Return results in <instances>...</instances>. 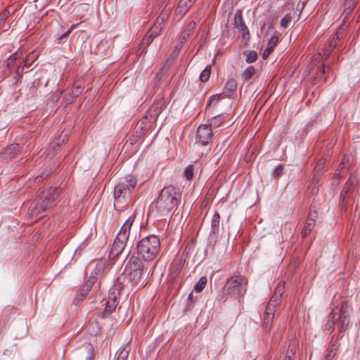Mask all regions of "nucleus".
<instances>
[{
	"label": "nucleus",
	"instance_id": "obj_1",
	"mask_svg": "<svg viewBox=\"0 0 360 360\" xmlns=\"http://www.w3.org/2000/svg\"><path fill=\"white\" fill-rule=\"evenodd\" d=\"M161 244L160 238L155 235L143 238L136 245L137 257L146 265L154 261L160 255Z\"/></svg>",
	"mask_w": 360,
	"mask_h": 360
},
{
	"label": "nucleus",
	"instance_id": "obj_2",
	"mask_svg": "<svg viewBox=\"0 0 360 360\" xmlns=\"http://www.w3.org/2000/svg\"><path fill=\"white\" fill-rule=\"evenodd\" d=\"M60 193L58 187H49L40 191L36 200L29 207L30 214L38 215L53 207L56 205V200Z\"/></svg>",
	"mask_w": 360,
	"mask_h": 360
},
{
	"label": "nucleus",
	"instance_id": "obj_3",
	"mask_svg": "<svg viewBox=\"0 0 360 360\" xmlns=\"http://www.w3.org/2000/svg\"><path fill=\"white\" fill-rule=\"evenodd\" d=\"M181 200L179 191L172 186L164 187L156 202L158 210L165 214L169 213L174 207H176Z\"/></svg>",
	"mask_w": 360,
	"mask_h": 360
},
{
	"label": "nucleus",
	"instance_id": "obj_4",
	"mask_svg": "<svg viewBox=\"0 0 360 360\" xmlns=\"http://www.w3.org/2000/svg\"><path fill=\"white\" fill-rule=\"evenodd\" d=\"M134 219L135 215L130 216L121 227L111 247L109 254L110 258L115 259L124 251L127 243L129 240Z\"/></svg>",
	"mask_w": 360,
	"mask_h": 360
},
{
	"label": "nucleus",
	"instance_id": "obj_5",
	"mask_svg": "<svg viewBox=\"0 0 360 360\" xmlns=\"http://www.w3.org/2000/svg\"><path fill=\"white\" fill-rule=\"evenodd\" d=\"M136 184V179L132 175H127L120 179L114 188L115 206L118 203L126 202L130 198L131 190Z\"/></svg>",
	"mask_w": 360,
	"mask_h": 360
},
{
	"label": "nucleus",
	"instance_id": "obj_6",
	"mask_svg": "<svg viewBox=\"0 0 360 360\" xmlns=\"http://www.w3.org/2000/svg\"><path fill=\"white\" fill-rule=\"evenodd\" d=\"M148 265L144 264L139 258L132 257L128 263V280L132 287L143 288L146 283L143 279V271L147 269Z\"/></svg>",
	"mask_w": 360,
	"mask_h": 360
},
{
	"label": "nucleus",
	"instance_id": "obj_7",
	"mask_svg": "<svg viewBox=\"0 0 360 360\" xmlns=\"http://www.w3.org/2000/svg\"><path fill=\"white\" fill-rule=\"evenodd\" d=\"M246 292V288L243 284V278L240 276L229 277L221 289L223 297L230 296L241 297Z\"/></svg>",
	"mask_w": 360,
	"mask_h": 360
},
{
	"label": "nucleus",
	"instance_id": "obj_8",
	"mask_svg": "<svg viewBox=\"0 0 360 360\" xmlns=\"http://www.w3.org/2000/svg\"><path fill=\"white\" fill-rule=\"evenodd\" d=\"M336 316L335 319L340 333L345 332L349 324V311L347 302H343L340 308L335 307Z\"/></svg>",
	"mask_w": 360,
	"mask_h": 360
},
{
	"label": "nucleus",
	"instance_id": "obj_9",
	"mask_svg": "<svg viewBox=\"0 0 360 360\" xmlns=\"http://www.w3.org/2000/svg\"><path fill=\"white\" fill-rule=\"evenodd\" d=\"M197 138L202 145L212 143L213 140L212 129L208 124H201L197 129Z\"/></svg>",
	"mask_w": 360,
	"mask_h": 360
},
{
	"label": "nucleus",
	"instance_id": "obj_10",
	"mask_svg": "<svg viewBox=\"0 0 360 360\" xmlns=\"http://www.w3.org/2000/svg\"><path fill=\"white\" fill-rule=\"evenodd\" d=\"M234 22L238 31L241 32L242 37L245 40L250 39V32L246 26L242 15V11L238 10L234 15Z\"/></svg>",
	"mask_w": 360,
	"mask_h": 360
},
{
	"label": "nucleus",
	"instance_id": "obj_11",
	"mask_svg": "<svg viewBox=\"0 0 360 360\" xmlns=\"http://www.w3.org/2000/svg\"><path fill=\"white\" fill-rule=\"evenodd\" d=\"M169 18V13L165 12L161 13L155 20L153 27L150 30L149 32L153 36H158L162 29L163 28L165 23L167 21Z\"/></svg>",
	"mask_w": 360,
	"mask_h": 360
},
{
	"label": "nucleus",
	"instance_id": "obj_12",
	"mask_svg": "<svg viewBox=\"0 0 360 360\" xmlns=\"http://www.w3.org/2000/svg\"><path fill=\"white\" fill-rule=\"evenodd\" d=\"M116 291L117 289L113 288L111 289L109 292L108 300L105 303V307L104 311L105 314L108 315L111 314L115 309L118 304L116 297Z\"/></svg>",
	"mask_w": 360,
	"mask_h": 360
},
{
	"label": "nucleus",
	"instance_id": "obj_13",
	"mask_svg": "<svg viewBox=\"0 0 360 360\" xmlns=\"http://www.w3.org/2000/svg\"><path fill=\"white\" fill-rule=\"evenodd\" d=\"M316 212H309V216L306 220L305 224L302 230L301 234L303 238L307 237L313 230L315 226V217Z\"/></svg>",
	"mask_w": 360,
	"mask_h": 360
},
{
	"label": "nucleus",
	"instance_id": "obj_14",
	"mask_svg": "<svg viewBox=\"0 0 360 360\" xmlns=\"http://www.w3.org/2000/svg\"><path fill=\"white\" fill-rule=\"evenodd\" d=\"M196 0H180L175 10V14L182 18Z\"/></svg>",
	"mask_w": 360,
	"mask_h": 360
},
{
	"label": "nucleus",
	"instance_id": "obj_15",
	"mask_svg": "<svg viewBox=\"0 0 360 360\" xmlns=\"http://www.w3.org/2000/svg\"><path fill=\"white\" fill-rule=\"evenodd\" d=\"M236 89L237 82L236 79L231 78L226 82L222 94L224 95V96H231L236 92Z\"/></svg>",
	"mask_w": 360,
	"mask_h": 360
},
{
	"label": "nucleus",
	"instance_id": "obj_16",
	"mask_svg": "<svg viewBox=\"0 0 360 360\" xmlns=\"http://www.w3.org/2000/svg\"><path fill=\"white\" fill-rule=\"evenodd\" d=\"M20 150V146L18 143L11 144L6 148L3 158L6 160L12 159L19 153Z\"/></svg>",
	"mask_w": 360,
	"mask_h": 360
},
{
	"label": "nucleus",
	"instance_id": "obj_17",
	"mask_svg": "<svg viewBox=\"0 0 360 360\" xmlns=\"http://www.w3.org/2000/svg\"><path fill=\"white\" fill-rule=\"evenodd\" d=\"M162 102L154 103L148 110L149 116L154 120H156L161 113Z\"/></svg>",
	"mask_w": 360,
	"mask_h": 360
},
{
	"label": "nucleus",
	"instance_id": "obj_18",
	"mask_svg": "<svg viewBox=\"0 0 360 360\" xmlns=\"http://www.w3.org/2000/svg\"><path fill=\"white\" fill-rule=\"evenodd\" d=\"M356 182V177L354 175H351L345 184V188L342 191V195L345 196L348 195L353 189L354 185Z\"/></svg>",
	"mask_w": 360,
	"mask_h": 360
},
{
	"label": "nucleus",
	"instance_id": "obj_19",
	"mask_svg": "<svg viewBox=\"0 0 360 360\" xmlns=\"http://www.w3.org/2000/svg\"><path fill=\"white\" fill-rule=\"evenodd\" d=\"M225 116L224 115H219L213 117L210 120L209 126L211 127L212 129H216L221 126L225 120Z\"/></svg>",
	"mask_w": 360,
	"mask_h": 360
},
{
	"label": "nucleus",
	"instance_id": "obj_20",
	"mask_svg": "<svg viewBox=\"0 0 360 360\" xmlns=\"http://www.w3.org/2000/svg\"><path fill=\"white\" fill-rule=\"evenodd\" d=\"M220 224V215L218 212H215L212 217L211 221L212 231L213 233H217L219 232Z\"/></svg>",
	"mask_w": 360,
	"mask_h": 360
},
{
	"label": "nucleus",
	"instance_id": "obj_21",
	"mask_svg": "<svg viewBox=\"0 0 360 360\" xmlns=\"http://www.w3.org/2000/svg\"><path fill=\"white\" fill-rule=\"evenodd\" d=\"M336 309H333L330 314V318L326 323L325 328L328 330L333 331L335 324Z\"/></svg>",
	"mask_w": 360,
	"mask_h": 360
},
{
	"label": "nucleus",
	"instance_id": "obj_22",
	"mask_svg": "<svg viewBox=\"0 0 360 360\" xmlns=\"http://www.w3.org/2000/svg\"><path fill=\"white\" fill-rule=\"evenodd\" d=\"M273 319V316L266 315L264 314L262 327L264 330H266V332L270 331L272 326Z\"/></svg>",
	"mask_w": 360,
	"mask_h": 360
},
{
	"label": "nucleus",
	"instance_id": "obj_23",
	"mask_svg": "<svg viewBox=\"0 0 360 360\" xmlns=\"http://www.w3.org/2000/svg\"><path fill=\"white\" fill-rule=\"evenodd\" d=\"M338 349V346L335 343H333L328 349L327 354H325L324 360H333L336 354Z\"/></svg>",
	"mask_w": 360,
	"mask_h": 360
},
{
	"label": "nucleus",
	"instance_id": "obj_24",
	"mask_svg": "<svg viewBox=\"0 0 360 360\" xmlns=\"http://www.w3.org/2000/svg\"><path fill=\"white\" fill-rule=\"evenodd\" d=\"M255 74V68L250 65L248 66L241 74V77L247 81L251 79V77Z\"/></svg>",
	"mask_w": 360,
	"mask_h": 360
},
{
	"label": "nucleus",
	"instance_id": "obj_25",
	"mask_svg": "<svg viewBox=\"0 0 360 360\" xmlns=\"http://www.w3.org/2000/svg\"><path fill=\"white\" fill-rule=\"evenodd\" d=\"M246 56L245 61L247 63H252L257 59V53L255 51H245L243 53Z\"/></svg>",
	"mask_w": 360,
	"mask_h": 360
},
{
	"label": "nucleus",
	"instance_id": "obj_26",
	"mask_svg": "<svg viewBox=\"0 0 360 360\" xmlns=\"http://www.w3.org/2000/svg\"><path fill=\"white\" fill-rule=\"evenodd\" d=\"M207 282L206 276H202L194 286V290L200 292L205 287Z\"/></svg>",
	"mask_w": 360,
	"mask_h": 360
},
{
	"label": "nucleus",
	"instance_id": "obj_27",
	"mask_svg": "<svg viewBox=\"0 0 360 360\" xmlns=\"http://www.w3.org/2000/svg\"><path fill=\"white\" fill-rule=\"evenodd\" d=\"M156 37L155 36H153L148 32V33L143 38L141 43V47L140 49H145L147 48L150 43L152 42L153 39Z\"/></svg>",
	"mask_w": 360,
	"mask_h": 360
},
{
	"label": "nucleus",
	"instance_id": "obj_28",
	"mask_svg": "<svg viewBox=\"0 0 360 360\" xmlns=\"http://www.w3.org/2000/svg\"><path fill=\"white\" fill-rule=\"evenodd\" d=\"M94 283V281L89 280L85 284L81 287L79 289V294L82 297H84L88 294V292L90 290V288L92 287Z\"/></svg>",
	"mask_w": 360,
	"mask_h": 360
},
{
	"label": "nucleus",
	"instance_id": "obj_29",
	"mask_svg": "<svg viewBox=\"0 0 360 360\" xmlns=\"http://www.w3.org/2000/svg\"><path fill=\"white\" fill-rule=\"evenodd\" d=\"M296 349H297V345H296L295 341L290 342L288 345V348L287 349L286 355L285 357L292 359V358L295 354Z\"/></svg>",
	"mask_w": 360,
	"mask_h": 360
},
{
	"label": "nucleus",
	"instance_id": "obj_30",
	"mask_svg": "<svg viewBox=\"0 0 360 360\" xmlns=\"http://www.w3.org/2000/svg\"><path fill=\"white\" fill-rule=\"evenodd\" d=\"M210 72H211V66L209 65H207L201 72L200 75V79L202 82H206L208 81L210 77Z\"/></svg>",
	"mask_w": 360,
	"mask_h": 360
},
{
	"label": "nucleus",
	"instance_id": "obj_31",
	"mask_svg": "<svg viewBox=\"0 0 360 360\" xmlns=\"http://www.w3.org/2000/svg\"><path fill=\"white\" fill-rule=\"evenodd\" d=\"M292 20V15L291 13H287L281 20V26L283 28H287Z\"/></svg>",
	"mask_w": 360,
	"mask_h": 360
},
{
	"label": "nucleus",
	"instance_id": "obj_32",
	"mask_svg": "<svg viewBox=\"0 0 360 360\" xmlns=\"http://www.w3.org/2000/svg\"><path fill=\"white\" fill-rule=\"evenodd\" d=\"M184 176L187 180H191L194 176V166L189 165L186 167L184 171Z\"/></svg>",
	"mask_w": 360,
	"mask_h": 360
},
{
	"label": "nucleus",
	"instance_id": "obj_33",
	"mask_svg": "<svg viewBox=\"0 0 360 360\" xmlns=\"http://www.w3.org/2000/svg\"><path fill=\"white\" fill-rule=\"evenodd\" d=\"M129 350L126 347L120 349L118 352L117 360H127L129 356Z\"/></svg>",
	"mask_w": 360,
	"mask_h": 360
},
{
	"label": "nucleus",
	"instance_id": "obj_34",
	"mask_svg": "<svg viewBox=\"0 0 360 360\" xmlns=\"http://www.w3.org/2000/svg\"><path fill=\"white\" fill-rule=\"evenodd\" d=\"M83 88L80 86H74L71 92H70V96L71 97V100L72 101L75 98H77L82 92Z\"/></svg>",
	"mask_w": 360,
	"mask_h": 360
},
{
	"label": "nucleus",
	"instance_id": "obj_35",
	"mask_svg": "<svg viewBox=\"0 0 360 360\" xmlns=\"http://www.w3.org/2000/svg\"><path fill=\"white\" fill-rule=\"evenodd\" d=\"M278 41V37L277 35L272 36L268 41L267 47L270 48L271 49L274 50L275 46L277 45Z\"/></svg>",
	"mask_w": 360,
	"mask_h": 360
},
{
	"label": "nucleus",
	"instance_id": "obj_36",
	"mask_svg": "<svg viewBox=\"0 0 360 360\" xmlns=\"http://www.w3.org/2000/svg\"><path fill=\"white\" fill-rule=\"evenodd\" d=\"M190 34H191L190 30L184 31L179 37L178 45H182L188 39Z\"/></svg>",
	"mask_w": 360,
	"mask_h": 360
},
{
	"label": "nucleus",
	"instance_id": "obj_37",
	"mask_svg": "<svg viewBox=\"0 0 360 360\" xmlns=\"http://www.w3.org/2000/svg\"><path fill=\"white\" fill-rule=\"evenodd\" d=\"M281 302V297H279V295H273L271 298L270 299V301L269 303L271 304V305H274L276 307H278L280 303Z\"/></svg>",
	"mask_w": 360,
	"mask_h": 360
},
{
	"label": "nucleus",
	"instance_id": "obj_38",
	"mask_svg": "<svg viewBox=\"0 0 360 360\" xmlns=\"http://www.w3.org/2000/svg\"><path fill=\"white\" fill-rule=\"evenodd\" d=\"M78 25V24H74L72 25L70 28L67 31L65 32L64 34H63L59 38H58V43H61L63 42V39H65V38H67L70 34L71 33V32L73 30V29H75V27H77Z\"/></svg>",
	"mask_w": 360,
	"mask_h": 360
},
{
	"label": "nucleus",
	"instance_id": "obj_39",
	"mask_svg": "<svg viewBox=\"0 0 360 360\" xmlns=\"http://www.w3.org/2000/svg\"><path fill=\"white\" fill-rule=\"evenodd\" d=\"M276 306L271 305L270 303H268V304L266 305L265 311H264V314L274 316V312L276 311Z\"/></svg>",
	"mask_w": 360,
	"mask_h": 360
},
{
	"label": "nucleus",
	"instance_id": "obj_40",
	"mask_svg": "<svg viewBox=\"0 0 360 360\" xmlns=\"http://www.w3.org/2000/svg\"><path fill=\"white\" fill-rule=\"evenodd\" d=\"M84 348H85V349L87 352V356H86L85 360H93V359H94V349H93V347L90 345H86L84 347Z\"/></svg>",
	"mask_w": 360,
	"mask_h": 360
},
{
	"label": "nucleus",
	"instance_id": "obj_41",
	"mask_svg": "<svg viewBox=\"0 0 360 360\" xmlns=\"http://www.w3.org/2000/svg\"><path fill=\"white\" fill-rule=\"evenodd\" d=\"M357 3V0H345L344 4L347 9L352 10Z\"/></svg>",
	"mask_w": 360,
	"mask_h": 360
},
{
	"label": "nucleus",
	"instance_id": "obj_42",
	"mask_svg": "<svg viewBox=\"0 0 360 360\" xmlns=\"http://www.w3.org/2000/svg\"><path fill=\"white\" fill-rule=\"evenodd\" d=\"M347 167V165H345V160H342V162H340V164L339 165V167H338L339 172L335 173V176L337 177L338 179L341 178V171L345 169Z\"/></svg>",
	"mask_w": 360,
	"mask_h": 360
},
{
	"label": "nucleus",
	"instance_id": "obj_43",
	"mask_svg": "<svg viewBox=\"0 0 360 360\" xmlns=\"http://www.w3.org/2000/svg\"><path fill=\"white\" fill-rule=\"evenodd\" d=\"M284 291V285L283 283H279L275 289L274 295H279V297H281L283 292Z\"/></svg>",
	"mask_w": 360,
	"mask_h": 360
},
{
	"label": "nucleus",
	"instance_id": "obj_44",
	"mask_svg": "<svg viewBox=\"0 0 360 360\" xmlns=\"http://www.w3.org/2000/svg\"><path fill=\"white\" fill-rule=\"evenodd\" d=\"M224 97H225L224 95H223L222 94L212 95L210 98V100H209V102H208V105H210L212 102L218 101L220 98H224Z\"/></svg>",
	"mask_w": 360,
	"mask_h": 360
},
{
	"label": "nucleus",
	"instance_id": "obj_45",
	"mask_svg": "<svg viewBox=\"0 0 360 360\" xmlns=\"http://www.w3.org/2000/svg\"><path fill=\"white\" fill-rule=\"evenodd\" d=\"M283 167L282 165L278 166L274 171V176L278 177L283 174Z\"/></svg>",
	"mask_w": 360,
	"mask_h": 360
},
{
	"label": "nucleus",
	"instance_id": "obj_46",
	"mask_svg": "<svg viewBox=\"0 0 360 360\" xmlns=\"http://www.w3.org/2000/svg\"><path fill=\"white\" fill-rule=\"evenodd\" d=\"M338 41H339V34H338V37H335V38H333L330 44H329V46L330 48H332V49H335V47L336 46V45L338 44Z\"/></svg>",
	"mask_w": 360,
	"mask_h": 360
},
{
	"label": "nucleus",
	"instance_id": "obj_47",
	"mask_svg": "<svg viewBox=\"0 0 360 360\" xmlns=\"http://www.w3.org/2000/svg\"><path fill=\"white\" fill-rule=\"evenodd\" d=\"M274 50L271 49L270 48H268L266 47V49L263 52V54H262V58L264 59H266L269 57V56L271 53V52L273 51Z\"/></svg>",
	"mask_w": 360,
	"mask_h": 360
},
{
	"label": "nucleus",
	"instance_id": "obj_48",
	"mask_svg": "<svg viewBox=\"0 0 360 360\" xmlns=\"http://www.w3.org/2000/svg\"><path fill=\"white\" fill-rule=\"evenodd\" d=\"M172 63V60H167L165 62V65H164V68L161 70V71H160V74L163 73V72H164V70H165V69L167 70V69L171 66ZM158 75H159V73H158V74H157V76H156V77H158Z\"/></svg>",
	"mask_w": 360,
	"mask_h": 360
},
{
	"label": "nucleus",
	"instance_id": "obj_49",
	"mask_svg": "<svg viewBox=\"0 0 360 360\" xmlns=\"http://www.w3.org/2000/svg\"><path fill=\"white\" fill-rule=\"evenodd\" d=\"M9 13L7 11H4L0 16V22H4L8 17Z\"/></svg>",
	"mask_w": 360,
	"mask_h": 360
},
{
	"label": "nucleus",
	"instance_id": "obj_50",
	"mask_svg": "<svg viewBox=\"0 0 360 360\" xmlns=\"http://www.w3.org/2000/svg\"><path fill=\"white\" fill-rule=\"evenodd\" d=\"M333 51V49L330 48V46H328V47L326 49V50L323 51V55L326 56V58H328L329 57Z\"/></svg>",
	"mask_w": 360,
	"mask_h": 360
},
{
	"label": "nucleus",
	"instance_id": "obj_51",
	"mask_svg": "<svg viewBox=\"0 0 360 360\" xmlns=\"http://www.w3.org/2000/svg\"><path fill=\"white\" fill-rule=\"evenodd\" d=\"M30 94L34 96L36 94V91H37V86L35 85V82H33L32 83V86L30 87Z\"/></svg>",
	"mask_w": 360,
	"mask_h": 360
},
{
	"label": "nucleus",
	"instance_id": "obj_52",
	"mask_svg": "<svg viewBox=\"0 0 360 360\" xmlns=\"http://www.w3.org/2000/svg\"><path fill=\"white\" fill-rule=\"evenodd\" d=\"M188 300L190 304L187 305V307H190L192 304L194 303V300H193V292H191L188 295Z\"/></svg>",
	"mask_w": 360,
	"mask_h": 360
},
{
	"label": "nucleus",
	"instance_id": "obj_53",
	"mask_svg": "<svg viewBox=\"0 0 360 360\" xmlns=\"http://www.w3.org/2000/svg\"><path fill=\"white\" fill-rule=\"evenodd\" d=\"M44 179V174H41L40 176H37L36 178H35V181L37 182V183H39L41 182V181H43V179Z\"/></svg>",
	"mask_w": 360,
	"mask_h": 360
},
{
	"label": "nucleus",
	"instance_id": "obj_54",
	"mask_svg": "<svg viewBox=\"0 0 360 360\" xmlns=\"http://www.w3.org/2000/svg\"><path fill=\"white\" fill-rule=\"evenodd\" d=\"M147 119V116L142 120L139 121L138 124L140 126L141 129H143L146 127V125L143 126L144 123H145V120Z\"/></svg>",
	"mask_w": 360,
	"mask_h": 360
},
{
	"label": "nucleus",
	"instance_id": "obj_55",
	"mask_svg": "<svg viewBox=\"0 0 360 360\" xmlns=\"http://www.w3.org/2000/svg\"><path fill=\"white\" fill-rule=\"evenodd\" d=\"M343 32L344 29H340L338 30L335 34L336 37H338V34H339V39H341L342 37Z\"/></svg>",
	"mask_w": 360,
	"mask_h": 360
},
{
	"label": "nucleus",
	"instance_id": "obj_56",
	"mask_svg": "<svg viewBox=\"0 0 360 360\" xmlns=\"http://www.w3.org/2000/svg\"><path fill=\"white\" fill-rule=\"evenodd\" d=\"M343 32L344 29H340L338 30L335 34L336 37H338V34H339V39H341L342 37Z\"/></svg>",
	"mask_w": 360,
	"mask_h": 360
},
{
	"label": "nucleus",
	"instance_id": "obj_57",
	"mask_svg": "<svg viewBox=\"0 0 360 360\" xmlns=\"http://www.w3.org/2000/svg\"><path fill=\"white\" fill-rule=\"evenodd\" d=\"M342 160H345V165L348 166L349 164V156H345L342 159Z\"/></svg>",
	"mask_w": 360,
	"mask_h": 360
},
{
	"label": "nucleus",
	"instance_id": "obj_58",
	"mask_svg": "<svg viewBox=\"0 0 360 360\" xmlns=\"http://www.w3.org/2000/svg\"><path fill=\"white\" fill-rule=\"evenodd\" d=\"M324 165V161L323 160H319L316 166V168H318V167H323Z\"/></svg>",
	"mask_w": 360,
	"mask_h": 360
},
{
	"label": "nucleus",
	"instance_id": "obj_59",
	"mask_svg": "<svg viewBox=\"0 0 360 360\" xmlns=\"http://www.w3.org/2000/svg\"><path fill=\"white\" fill-rule=\"evenodd\" d=\"M309 0H300V1L302 2V7H304L306 4L307 3Z\"/></svg>",
	"mask_w": 360,
	"mask_h": 360
},
{
	"label": "nucleus",
	"instance_id": "obj_60",
	"mask_svg": "<svg viewBox=\"0 0 360 360\" xmlns=\"http://www.w3.org/2000/svg\"><path fill=\"white\" fill-rule=\"evenodd\" d=\"M156 264H157V262H155L154 264H153V266H152V267H151V269H152V270H153H153H154V269L155 268Z\"/></svg>",
	"mask_w": 360,
	"mask_h": 360
},
{
	"label": "nucleus",
	"instance_id": "obj_61",
	"mask_svg": "<svg viewBox=\"0 0 360 360\" xmlns=\"http://www.w3.org/2000/svg\"><path fill=\"white\" fill-rule=\"evenodd\" d=\"M321 73L322 74L325 73V66L324 65L323 66V68H322V70H321Z\"/></svg>",
	"mask_w": 360,
	"mask_h": 360
},
{
	"label": "nucleus",
	"instance_id": "obj_62",
	"mask_svg": "<svg viewBox=\"0 0 360 360\" xmlns=\"http://www.w3.org/2000/svg\"><path fill=\"white\" fill-rule=\"evenodd\" d=\"M17 55H18V53H14L13 56H14V58H15V59H16V56H17Z\"/></svg>",
	"mask_w": 360,
	"mask_h": 360
},
{
	"label": "nucleus",
	"instance_id": "obj_63",
	"mask_svg": "<svg viewBox=\"0 0 360 360\" xmlns=\"http://www.w3.org/2000/svg\"><path fill=\"white\" fill-rule=\"evenodd\" d=\"M283 360H291V359L285 357V359Z\"/></svg>",
	"mask_w": 360,
	"mask_h": 360
},
{
	"label": "nucleus",
	"instance_id": "obj_64",
	"mask_svg": "<svg viewBox=\"0 0 360 360\" xmlns=\"http://www.w3.org/2000/svg\"><path fill=\"white\" fill-rule=\"evenodd\" d=\"M193 25H195V23H193ZM191 28H192V29H193V28H194V25H192V26H191Z\"/></svg>",
	"mask_w": 360,
	"mask_h": 360
}]
</instances>
